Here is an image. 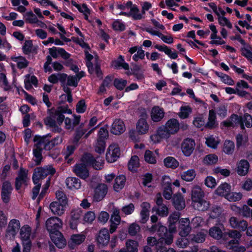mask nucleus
I'll use <instances>...</instances> for the list:
<instances>
[{"label":"nucleus","mask_w":252,"mask_h":252,"mask_svg":"<svg viewBox=\"0 0 252 252\" xmlns=\"http://www.w3.org/2000/svg\"><path fill=\"white\" fill-rule=\"evenodd\" d=\"M15 61L17 62L18 68L20 69L26 68L29 64V62L24 57L21 56L16 58Z\"/></svg>","instance_id":"nucleus-55"},{"label":"nucleus","mask_w":252,"mask_h":252,"mask_svg":"<svg viewBox=\"0 0 252 252\" xmlns=\"http://www.w3.org/2000/svg\"><path fill=\"white\" fill-rule=\"evenodd\" d=\"M170 134L165 126H161L157 129L156 134L150 136V138L154 143H159L162 139L169 137Z\"/></svg>","instance_id":"nucleus-8"},{"label":"nucleus","mask_w":252,"mask_h":252,"mask_svg":"<svg viewBox=\"0 0 252 252\" xmlns=\"http://www.w3.org/2000/svg\"><path fill=\"white\" fill-rule=\"evenodd\" d=\"M63 222L62 220L57 217H52L46 221V227L50 234L59 231V229L62 227Z\"/></svg>","instance_id":"nucleus-6"},{"label":"nucleus","mask_w":252,"mask_h":252,"mask_svg":"<svg viewBox=\"0 0 252 252\" xmlns=\"http://www.w3.org/2000/svg\"><path fill=\"white\" fill-rule=\"evenodd\" d=\"M51 137L50 134L34 137L33 141L35 143L34 145L33 154L37 164H39L42 159V151L43 149L50 151L56 146L60 144L63 141V137L61 136H57L50 140Z\"/></svg>","instance_id":"nucleus-1"},{"label":"nucleus","mask_w":252,"mask_h":252,"mask_svg":"<svg viewBox=\"0 0 252 252\" xmlns=\"http://www.w3.org/2000/svg\"><path fill=\"white\" fill-rule=\"evenodd\" d=\"M205 193L199 186H193L191 190L190 197L192 206L199 211L207 210L210 207V203L204 199Z\"/></svg>","instance_id":"nucleus-2"},{"label":"nucleus","mask_w":252,"mask_h":252,"mask_svg":"<svg viewBox=\"0 0 252 252\" xmlns=\"http://www.w3.org/2000/svg\"><path fill=\"white\" fill-rule=\"evenodd\" d=\"M153 211H156L157 213L161 217L167 216L169 213L168 209L165 205H161L158 206V208L154 207L153 208Z\"/></svg>","instance_id":"nucleus-48"},{"label":"nucleus","mask_w":252,"mask_h":252,"mask_svg":"<svg viewBox=\"0 0 252 252\" xmlns=\"http://www.w3.org/2000/svg\"><path fill=\"white\" fill-rule=\"evenodd\" d=\"M112 66L116 69L123 68L126 70L129 69L128 63L124 62V59L122 56L120 55L118 59L112 63Z\"/></svg>","instance_id":"nucleus-34"},{"label":"nucleus","mask_w":252,"mask_h":252,"mask_svg":"<svg viewBox=\"0 0 252 252\" xmlns=\"http://www.w3.org/2000/svg\"><path fill=\"white\" fill-rule=\"evenodd\" d=\"M120 156V150L118 145H111L106 153V159L109 162H114L117 160Z\"/></svg>","instance_id":"nucleus-10"},{"label":"nucleus","mask_w":252,"mask_h":252,"mask_svg":"<svg viewBox=\"0 0 252 252\" xmlns=\"http://www.w3.org/2000/svg\"><path fill=\"white\" fill-rule=\"evenodd\" d=\"M86 236L82 234H73L71 236L68 246L73 248L74 246L81 244L84 241Z\"/></svg>","instance_id":"nucleus-28"},{"label":"nucleus","mask_w":252,"mask_h":252,"mask_svg":"<svg viewBox=\"0 0 252 252\" xmlns=\"http://www.w3.org/2000/svg\"><path fill=\"white\" fill-rule=\"evenodd\" d=\"M66 205L58 201H54L50 204V208L54 214L61 216L64 213V207Z\"/></svg>","instance_id":"nucleus-25"},{"label":"nucleus","mask_w":252,"mask_h":252,"mask_svg":"<svg viewBox=\"0 0 252 252\" xmlns=\"http://www.w3.org/2000/svg\"><path fill=\"white\" fill-rule=\"evenodd\" d=\"M195 146L193 139L187 138L184 140L181 144V149L184 155L186 157L190 156L193 153Z\"/></svg>","instance_id":"nucleus-9"},{"label":"nucleus","mask_w":252,"mask_h":252,"mask_svg":"<svg viewBox=\"0 0 252 252\" xmlns=\"http://www.w3.org/2000/svg\"><path fill=\"white\" fill-rule=\"evenodd\" d=\"M162 187L163 188V196L167 200L172 198L173 193L170 183V179L168 176H164L163 177Z\"/></svg>","instance_id":"nucleus-18"},{"label":"nucleus","mask_w":252,"mask_h":252,"mask_svg":"<svg viewBox=\"0 0 252 252\" xmlns=\"http://www.w3.org/2000/svg\"><path fill=\"white\" fill-rule=\"evenodd\" d=\"M20 227V221L16 219L11 220L6 230L5 236L8 239L14 238Z\"/></svg>","instance_id":"nucleus-7"},{"label":"nucleus","mask_w":252,"mask_h":252,"mask_svg":"<svg viewBox=\"0 0 252 252\" xmlns=\"http://www.w3.org/2000/svg\"><path fill=\"white\" fill-rule=\"evenodd\" d=\"M242 122L240 123L242 128L244 126L243 123H245L246 126L247 127H250L252 126V117L249 114H245L243 118H242Z\"/></svg>","instance_id":"nucleus-61"},{"label":"nucleus","mask_w":252,"mask_h":252,"mask_svg":"<svg viewBox=\"0 0 252 252\" xmlns=\"http://www.w3.org/2000/svg\"><path fill=\"white\" fill-rule=\"evenodd\" d=\"M250 167L249 162L246 159H241L237 164L236 172L241 176L247 174Z\"/></svg>","instance_id":"nucleus-23"},{"label":"nucleus","mask_w":252,"mask_h":252,"mask_svg":"<svg viewBox=\"0 0 252 252\" xmlns=\"http://www.w3.org/2000/svg\"><path fill=\"white\" fill-rule=\"evenodd\" d=\"M191 112V109L189 106L181 107L180 112L179 113V116L182 119H186L188 117L189 114Z\"/></svg>","instance_id":"nucleus-57"},{"label":"nucleus","mask_w":252,"mask_h":252,"mask_svg":"<svg viewBox=\"0 0 252 252\" xmlns=\"http://www.w3.org/2000/svg\"><path fill=\"white\" fill-rule=\"evenodd\" d=\"M51 110L52 111L51 113L52 116L54 118L55 120H56V123L61 125L64 120V116L63 114L66 113L67 107L65 106H60L55 110L53 109Z\"/></svg>","instance_id":"nucleus-16"},{"label":"nucleus","mask_w":252,"mask_h":252,"mask_svg":"<svg viewBox=\"0 0 252 252\" xmlns=\"http://www.w3.org/2000/svg\"><path fill=\"white\" fill-rule=\"evenodd\" d=\"M50 235L52 241L57 247L62 249L65 246L66 244V240L60 231L52 232L50 234Z\"/></svg>","instance_id":"nucleus-13"},{"label":"nucleus","mask_w":252,"mask_h":252,"mask_svg":"<svg viewBox=\"0 0 252 252\" xmlns=\"http://www.w3.org/2000/svg\"><path fill=\"white\" fill-rule=\"evenodd\" d=\"M189 243V240L186 237H182L176 241V245L181 248L187 247Z\"/></svg>","instance_id":"nucleus-64"},{"label":"nucleus","mask_w":252,"mask_h":252,"mask_svg":"<svg viewBox=\"0 0 252 252\" xmlns=\"http://www.w3.org/2000/svg\"><path fill=\"white\" fill-rule=\"evenodd\" d=\"M140 231V227L139 225L136 223H133L131 224L128 229V234L132 236H134L137 235V234Z\"/></svg>","instance_id":"nucleus-53"},{"label":"nucleus","mask_w":252,"mask_h":252,"mask_svg":"<svg viewBox=\"0 0 252 252\" xmlns=\"http://www.w3.org/2000/svg\"><path fill=\"white\" fill-rule=\"evenodd\" d=\"M105 148V142L103 140L97 139L95 151L98 154L103 153Z\"/></svg>","instance_id":"nucleus-54"},{"label":"nucleus","mask_w":252,"mask_h":252,"mask_svg":"<svg viewBox=\"0 0 252 252\" xmlns=\"http://www.w3.org/2000/svg\"><path fill=\"white\" fill-rule=\"evenodd\" d=\"M95 129V127H90L88 124H81L75 129L73 143L77 144L83 136L84 138L87 139Z\"/></svg>","instance_id":"nucleus-5"},{"label":"nucleus","mask_w":252,"mask_h":252,"mask_svg":"<svg viewBox=\"0 0 252 252\" xmlns=\"http://www.w3.org/2000/svg\"><path fill=\"white\" fill-rule=\"evenodd\" d=\"M230 186L227 183H223L220 185L216 190V193L220 196H225L230 191Z\"/></svg>","instance_id":"nucleus-39"},{"label":"nucleus","mask_w":252,"mask_h":252,"mask_svg":"<svg viewBox=\"0 0 252 252\" xmlns=\"http://www.w3.org/2000/svg\"><path fill=\"white\" fill-rule=\"evenodd\" d=\"M164 163L166 167L173 169L177 168L179 165L178 161L172 157L165 158L164 159Z\"/></svg>","instance_id":"nucleus-44"},{"label":"nucleus","mask_w":252,"mask_h":252,"mask_svg":"<svg viewBox=\"0 0 252 252\" xmlns=\"http://www.w3.org/2000/svg\"><path fill=\"white\" fill-rule=\"evenodd\" d=\"M26 21L31 24L37 23L39 20L32 11L27 12L25 14Z\"/></svg>","instance_id":"nucleus-58"},{"label":"nucleus","mask_w":252,"mask_h":252,"mask_svg":"<svg viewBox=\"0 0 252 252\" xmlns=\"http://www.w3.org/2000/svg\"><path fill=\"white\" fill-rule=\"evenodd\" d=\"M221 213V208L220 207L215 206L213 207L210 213L209 219H217L218 218Z\"/></svg>","instance_id":"nucleus-56"},{"label":"nucleus","mask_w":252,"mask_h":252,"mask_svg":"<svg viewBox=\"0 0 252 252\" xmlns=\"http://www.w3.org/2000/svg\"><path fill=\"white\" fill-rule=\"evenodd\" d=\"M209 234L211 237L216 240H220L222 238L223 236H224V233H223L221 228L216 226H213L210 228Z\"/></svg>","instance_id":"nucleus-32"},{"label":"nucleus","mask_w":252,"mask_h":252,"mask_svg":"<svg viewBox=\"0 0 252 252\" xmlns=\"http://www.w3.org/2000/svg\"><path fill=\"white\" fill-rule=\"evenodd\" d=\"M130 13H131V16H132L134 20H139L142 18V15L139 13V9L135 5H133V6L131 7Z\"/></svg>","instance_id":"nucleus-60"},{"label":"nucleus","mask_w":252,"mask_h":252,"mask_svg":"<svg viewBox=\"0 0 252 252\" xmlns=\"http://www.w3.org/2000/svg\"><path fill=\"white\" fill-rule=\"evenodd\" d=\"M82 214V212L81 209H73L71 211L70 216L72 220H77L81 217Z\"/></svg>","instance_id":"nucleus-63"},{"label":"nucleus","mask_w":252,"mask_h":252,"mask_svg":"<svg viewBox=\"0 0 252 252\" xmlns=\"http://www.w3.org/2000/svg\"><path fill=\"white\" fill-rule=\"evenodd\" d=\"M228 222L231 228L238 229L243 231H245L248 226L246 220H239L235 217H231L228 220Z\"/></svg>","instance_id":"nucleus-12"},{"label":"nucleus","mask_w":252,"mask_h":252,"mask_svg":"<svg viewBox=\"0 0 252 252\" xmlns=\"http://www.w3.org/2000/svg\"><path fill=\"white\" fill-rule=\"evenodd\" d=\"M218 160V157L214 154H210L205 156L203 159V162L207 165L214 164Z\"/></svg>","instance_id":"nucleus-50"},{"label":"nucleus","mask_w":252,"mask_h":252,"mask_svg":"<svg viewBox=\"0 0 252 252\" xmlns=\"http://www.w3.org/2000/svg\"><path fill=\"white\" fill-rule=\"evenodd\" d=\"M126 130V126L124 122L120 119H117L113 122L110 131L115 135H120Z\"/></svg>","instance_id":"nucleus-15"},{"label":"nucleus","mask_w":252,"mask_h":252,"mask_svg":"<svg viewBox=\"0 0 252 252\" xmlns=\"http://www.w3.org/2000/svg\"><path fill=\"white\" fill-rule=\"evenodd\" d=\"M227 236L230 238L240 240L242 235L238 231L232 229L224 233V236L225 237Z\"/></svg>","instance_id":"nucleus-52"},{"label":"nucleus","mask_w":252,"mask_h":252,"mask_svg":"<svg viewBox=\"0 0 252 252\" xmlns=\"http://www.w3.org/2000/svg\"><path fill=\"white\" fill-rule=\"evenodd\" d=\"M242 197V194L240 192H230L227 194L226 198L231 202L239 201Z\"/></svg>","instance_id":"nucleus-51"},{"label":"nucleus","mask_w":252,"mask_h":252,"mask_svg":"<svg viewBox=\"0 0 252 252\" xmlns=\"http://www.w3.org/2000/svg\"><path fill=\"white\" fill-rule=\"evenodd\" d=\"M56 196L58 202L67 205L68 199L64 192L61 190H58L56 192Z\"/></svg>","instance_id":"nucleus-49"},{"label":"nucleus","mask_w":252,"mask_h":252,"mask_svg":"<svg viewBox=\"0 0 252 252\" xmlns=\"http://www.w3.org/2000/svg\"><path fill=\"white\" fill-rule=\"evenodd\" d=\"M28 171L22 168H20L16 179L21 180L22 182H27L28 180Z\"/></svg>","instance_id":"nucleus-62"},{"label":"nucleus","mask_w":252,"mask_h":252,"mask_svg":"<svg viewBox=\"0 0 252 252\" xmlns=\"http://www.w3.org/2000/svg\"><path fill=\"white\" fill-rule=\"evenodd\" d=\"M158 241L162 244L169 245L171 244L173 241V234L167 231L165 234H163V235L162 234L159 237Z\"/></svg>","instance_id":"nucleus-41"},{"label":"nucleus","mask_w":252,"mask_h":252,"mask_svg":"<svg viewBox=\"0 0 252 252\" xmlns=\"http://www.w3.org/2000/svg\"><path fill=\"white\" fill-rule=\"evenodd\" d=\"M172 202L176 210H182L186 206L185 201L181 193L174 194L172 197Z\"/></svg>","instance_id":"nucleus-24"},{"label":"nucleus","mask_w":252,"mask_h":252,"mask_svg":"<svg viewBox=\"0 0 252 252\" xmlns=\"http://www.w3.org/2000/svg\"><path fill=\"white\" fill-rule=\"evenodd\" d=\"M207 233V231L202 230L195 234L191 235L190 239L192 241L197 243H203L205 240Z\"/></svg>","instance_id":"nucleus-36"},{"label":"nucleus","mask_w":252,"mask_h":252,"mask_svg":"<svg viewBox=\"0 0 252 252\" xmlns=\"http://www.w3.org/2000/svg\"><path fill=\"white\" fill-rule=\"evenodd\" d=\"M67 74L65 73L53 74L48 77V81L53 83L56 84L59 81L63 83L66 81Z\"/></svg>","instance_id":"nucleus-30"},{"label":"nucleus","mask_w":252,"mask_h":252,"mask_svg":"<svg viewBox=\"0 0 252 252\" xmlns=\"http://www.w3.org/2000/svg\"><path fill=\"white\" fill-rule=\"evenodd\" d=\"M12 190V187L9 182L5 181L3 183L1 196L2 201L4 203H8L9 202Z\"/></svg>","instance_id":"nucleus-14"},{"label":"nucleus","mask_w":252,"mask_h":252,"mask_svg":"<svg viewBox=\"0 0 252 252\" xmlns=\"http://www.w3.org/2000/svg\"><path fill=\"white\" fill-rule=\"evenodd\" d=\"M234 143L231 140H225L223 144V151L227 155H232L234 151Z\"/></svg>","instance_id":"nucleus-43"},{"label":"nucleus","mask_w":252,"mask_h":252,"mask_svg":"<svg viewBox=\"0 0 252 252\" xmlns=\"http://www.w3.org/2000/svg\"><path fill=\"white\" fill-rule=\"evenodd\" d=\"M127 82L126 80L115 79L114 81V86L119 90H122L126 86Z\"/></svg>","instance_id":"nucleus-59"},{"label":"nucleus","mask_w":252,"mask_h":252,"mask_svg":"<svg viewBox=\"0 0 252 252\" xmlns=\"http://www.w3.org/2000/svg\"><path fill=\"white\" fill-rule=\"evenodd\" d=\"M126 182V177L124 175H120L115 179V184L114 185V190L119 191L122 189Z\"/></svg>","instance_id":"nucleus-38"},{"label":"nucleus","mask_w":252,"mask_h":252,"mask_svg":"<svg viewBox=\"0 0 252 252\" xmlns=\"http://www.w3.org/2000/svg\"><path fill=\"white\" fill-rule=\"evenodd\" d=\"M136 128L140 134H145L148 132L149 126L146 119L141 118L137 122Z\"/></svg>","instance_id":"nucleus-27"},{"label":"nucleus","mask_w":252,"mask_h":252,"mask_svg":"<svg viewBox=\"0 0 252 252\" xmlns=\"http://www.w3.org/2000/svg\"><path fill=\"white\" fill-rule=\"evenodd\" d=\"M216 124V113L213 110H210L209 113L208 121L206 123L205 126L209 128H212L214 127Z\"/></svg>","instance_id":"nucleus-46"},{"label":"nucleus","mask_w":252,"mask_h":252,"mask_svg":"<svg viewBox=\"0 0 252 252\" xmlns=\"http://www.w3.org/2000/svg\"><path fill=\"white\" fill-rule=\"evenodd\" d=\"M55 172V169L51 165L35 168L32 176L33 182L34 184H36L40 179H43L48 175L52 176Z\"/></svg>","instance_id":"nucleus-4"},{"label":"nucleus","mask_w":252,"mask_h":252,"mask_svg":"<svg viewBox=\"0 0 252 252\" xmlns=\"http://www.w3.org/2000/svg\"><path fill=\"white\" fill-rule=\"evenodd\" d=\"M139 158L137 156H132L128 164V169L131 171H135L139 166Z\"/></svg>","instance_id":"nucleus-47"},{"label":"nucleus","mask_w":252,"mask_h":252,"mask_svg":"<svg viewBox=\"0 0 252 252\" xmlns=\"http://www.w3.org/2000/svg\"><path fill=\"white\" fill-rule=\"evenodd\" d=\"M108 192L107 186L104 184H100L94 189L93 196L94 201L99 202L102 200Z\"/></svg>","instance_id":"nucleus-11"},{"label":"nucleus","mask_w":252,"mask_h":252,"mask_svg":"<svg viewBox=\"0 0 252 252\" xmlns=\"http://www.w3.org/2000/svg\"><path fill=\"white\" fill-rule=\"evenodd\" d=\"M139 246L138 242L133 240H128L126 242L125 249L128 252H138V247Z\"/></svg>","instance_id":"nucleus-35"},{"label":"nucleus","mask_w":252,"mask_h":252,"mask_svg":"<svg viewBox=\"0 0 252 252\" xmlns=\"http://www.w3.org/2000/svg\"><path fill=\"white\" fill-rule=\"evenodd\" d=\"M144 159L147 162L150 164H155L157 162V157L155 154L148 150L145 152Z\"/></svg>","instance_id":"nucleus-45"},{"label":"nucleus","mask_w":252,"mask_h":252,"mask_svg":"<svg viewBox=\"0 0 252 252\" xmlns=\"http://www.w3.org/2000/svg\"><path fill=\"white\" fill-rule=\"evenodd\" d=\"M110 221L111 224L110 231L111 233H113L116 230L117 226L120 223L121 217L119 209L116 208L114 209L113 214L111 215Z\"/></svg>","instance_id":"nucleus-21"},{"label":"nucleus","mask_w":252,"mask_h":252,"mask_svg":"<svg viewBox=\"0 0 252 252\" xmlns=\"http://www.w3.org/2000/svg\"><path fill=\"white\" fill-rule=\"evenodd\" d=\"M149 231L151 232H157V234L159 237L163 234H165L168 231L167 228L161 225L160 223H158L153 225L150 228H149Z\"/></svg>","instance_id":"nucleus-31"},{"label":"nucleus","mask_w":252,"mask_h":252,"mask_svg":"<svg viewBox=\"0 0 252 252\" xmlns=\"http://www.w3.org/2000/svg\"><path fill=\"white\" fill-rule=\"evenodd\" d=\"M151 118L154 122L160 121L164 116V111L163 108L158 106H154L150 113Z\"/></svg>","instance_id":"nucleus-20"},{"label":"nucleus","mask_w":252,"mask_h":252,"mask_svg":"<svg viewBox=\"0 0 252 252\" xmlns=\"http://www.w3.org/2000/svg\"><path fill=\"white\" fill-rule=\"evenodd\" d=\"M165 126L170 134H173L178 131L180 128V124L177 120L171 119L166 122Z\"/></svg>","instance_id":"nucleus-26"},{"label":"nucleus","mask_w":252,"mask_h":252,"mask_svg":"<svg viewBox=\"0 0 252 252\" xmlns=\"http://www.w3.org/2000/svg\"><path fill=\"white\" fill-rule=\"evenodd\" d=\"M81 162L86 166H92L94 169L99 170L102 168L104 160L100 157L94 158L91 154L85 153L81 158Z\"/></svg>","instance_id":"nucleus-3"},{"label":"nucleus","mask_w":252,"mask_h":252,"mask_svg":"<svg viewBox=\"0 0 252 252\" xmlns=\"http://www.w3.org/2000/svg\"><path fill=\"white\" fill-rule=\"evenodd\" d=\"M96 241L99 246H107L110 241V234L108 229H101L96 237Z\"/></svg>","instance_id":"nucleus-17"},{"label":"nucleus","mask_w":252,"mask_h":252,"mask_svg":"<svg viewBox=\"0 0 252 252\" xmlns=\"http://www.w3.org/2000/svg\"><path fill=\"white\" fill-rule=\"evenodd\" d=\"M65 183L70 189H79L81 187L80 180L75 177H69L66 179Z\"/></svg>","instance_id":"nucleus-29"},{"label":"nucleus","mask_w":252,"mask_h":252,"mask_svg":"<svg viewBox=\"0 0 252 252\" xmlns=\"http://www.w3.org/2000/svg\"><path fill=\"white\" fill-rule=\"evenodd\" d=\"M73 171L77 176L83 179H86L89 176L87 166L81 163L75 165L73 168Z\"/></svg>","instance_id":"nucleus-22"},{"label":"nucleus","mask_w":252,"mask_h":252,"mask_svg":"<svg viewBox=\"0 0 252 252\" xmlns=\"http://www.w3.org/2000/svg\"><path fill=\"white\" fill-rule=\"evenodd\" d=\"M31 229L28 225L23 226L20 229V236L22 242L31 241Z\"/></svg>","instance_id":"nucleus-33"},{"label":"nucleus","mask_w":252,"mask_h":252,"mask_svg":"<svg viewBox=\"0 0 252 252\" xmlns=\"http://www.w3.org/2000/svg\"><path fill=\"white\" fill-rule=\"evenodd\" d=\"M23 53L29 55L31 53H36L37 49L34 47L32 40H26L22 48Z\"/></svg>","instance_id":"nucleus-37"},{"label":"nucleus","mask_w":252,"mask_h":252,"mask_svg":"<svg viewBox=\"0 0 252 252\" xmlns=\"http://www.w3.org/2000/svg\"><path fill=\"white\" fill-rule=\"evenodd\" d=\"M180 222L179 234L181 237H186L189 235L191 229L189 220L188 218L182 219Z\"/></svg>","instance_id":"nucleus-19"},{"label":"nucleus","mask_w":252,"mask_h":252,"mask_svg":"<svg viewBox=\"0 0 252 252\" xmlns=\"http://www.w3.org/2000/svg\"><path fill=\"white\" fill-rule=\"evenodd\" d=\"M181 178L187 182L192 181L196 176V172L193 169L184 172L181 175Z\"/></svg>","instance_id":"nucleus-42"},{"label":"nucleus","mask_w":252,"mask_h":252,"mask_svg":"<svg viewBox=\"0 0 252 252\" xmlns=\"http://www.w3.org/2000/svg\"><path fill=\"white\" fill-rule=\"evenodd\" d=\"M158 241L162 244L169 245L171 244L173 241V234L167 231L165 234H163V235L162 234L159 237Z\"/></svg>","instance_id":"nucleus-40"}]
</instances>
